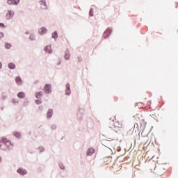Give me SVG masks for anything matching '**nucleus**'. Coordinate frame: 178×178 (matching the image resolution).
<instances>
[{"mask_svg": "<svg viewBox=\"0 0 178 178\" xmlns=\"http://www.w3.org/2000/svg\"><path fill=\"white\" fill-rule=\"evenodd\" d=\"M7 140L6 138H2L1 140H0V148L3 151H10V149H13V144H12L10 140Z\"/></svg>", "mask_w": 178, "mask_h": 178, "instance_id": "f257e3e1", "label": "nucleus"}, {"mask_svg": "<svg viewBox=\"0 0 178 178\" xmlns=\"http://www.w3.org/2000/svg\"><path fill=\"white\" fill-rule=\"evenodd\" d=\"M83 115H84V109L79 108L78 112L76 113L79 122H81V120H83Z\"/></svg>", "mask_w": 178, "mask_h": 178, "instance_id": "f03ea898", "label": "nucleus"}, {"mask_svg": "<svg viewBox=\"0 0 178 178\" xmlns=\"http://www.w3.org/2000/svg\"><path fill=\"white\" fill-rule=\"evenodd\" d=\"M39 3L40 5V9H41V10H48V5H47V1H45V0H40L39 1Z\"/></svg>", "mask_w": 178, "mask_h": 178, "instance_id": "7ed1b4c3", "label": "nucleus"}, {"mask_svg": "<svg viewBox=\"0 0 178 178\" xmlns=\"http://www.w3.org/2000/svg\"><path fill=\"white\" fill-rule=\"evenodd\" d=\"M48 33V29H47V27L43 26L38 29V34L40 35H45Z\"/></svg>", "mask_w": 178, "mask_h": 178, "instance_id": "20e7f679", "label": "nucleus"}, {"mask_svg": "<svg viewBox=\"0 0 178 178\" xmlns=\"http://www.w3.org/2000/svg\"><path fill=\"white\" fill-rule=\"evenodd\" d=\"M45 94H51L52 92V89L51 88V84H46L44 88Z\"/></svg>", "mask_w": 178, "mask_h": 178, "instance_id": "39448f33", "label": "nucleus"}, {"mask_svg": "<svg viewBox=\"0 0 178 178\" xmlns=\"http://www.w3.org/2000/svg\"><path fill=\"white\" fill-rule=\"evenodd\" d=\"M17 172L21 176H25V175H27V170L23 168H19Z\"/></svg>", "mask_w": 178, "mask_h": 178, "instance_id": "423d86ee", "label": "nucleus"}, {"mask_svg": "<svg viewBox=\"0 0 178 178\" xmlns=\"http://www.w3.org/2000/svg\"><path fill=\"white\" fill-rule=\"evenodd\" d=\"M8 5H15L17 6L20 3V0H7Z\"/></svg>", "mask_w": 178, "mask_h": 178, "instance_id": "0eeeda50", "label": "nucleus"}, {"mask_svg": "<svg viewBox=\"0 0 178 178\" xmlns=\"http://www.w3.org/2000/svg\"><path fill=\"white\" fill-rule=\"evenodd\" d=\"M13 16H15V11L12 10H7L6 18L8 20L10 19L11 17H13Z\"/></svg>", "mask_w": 178, "mask_h": 178, "instance_id": "6e6552de", "label": "nucleus"}, {"mask_svg": "<svg viewBox=\"0 0 178 178\" xmlns=\"http://www.w3.org/2000/svg\"><path fill=\"white\" fill-rule=\"evenodd\" d=\"M111 33L112 29H111V28H108L103 34L104 38H108V37H109V35H111Z\"/></svg>", "mask_w": 178, "mask_h": 178, "instance_id": "1a4fd4ad", "label": "nucleus"}, {"mask_svg": "<svg viewBox=\"0 0 178 178\" xmlns=\"http://www.w3.org/2000/svg\"><path fill=\"white\" fill-rule=\"evenodd\" d=\"M15 83L17 86H22L23 85V80L20 76H17L15 77Z\"/></svg>", "mask_w": 178, "mask_h": 178, "instance_id": "9d476101", "label": "nucleus"}, {"mask_svg": "<svg viewBox=\"0 0 178 178\" xmlns=\"http://www.w3.org/2000/svg\"><path fill=\"white\" fill-rule=\"evenodd\" d=\"M35 97L37 98V99H41L42 97H44V92L40 91V92H36L35 93Z\"/></svg>", "mask_w": 178, "mask_h": 178, "instance_id": "9b49d317", "label": "nucleus"}, {"mask_svg": "<svg viewBox=\"0 0 178 178\" xmlns=\"http://www.w3.org/2000/svg\"><path fill=\"white\" fill-rule=\"evenodd\" d=\"M54 115V110L52 108H49L47 113V119H51Z\"/></svg>", "mask_w": 178, "mask_h": 178, "instance_id": "f8f14e48", "label": "nucleus"}, {"mask_svg": "<svg viewBox=\"0 0 178 178\" xmlns=\"http://www.w3.org/2000/svg\"><path fill=\"white\" fill-rule=\"evenodd\" d=\"M65 87V95H70V94H72V90H70V84L67 83Z\"/></svg>", "mask_w": 178, "mask_h": 178, "instance_id": "ddd939ff", "label": "nucleus"}, {"mask_svg": "<svg viewBox=\"0 0 178 178\" xmlns=\"http://www.w3.org/2000/svg\"><path fill=\"white\" fill-rule=\"evenodd\" d=\"M64 58L66 60H69V59H70V51L68 49H67L65 52Z\"/></svg>", "mask_w": 178, "mask_h": 178, "instance_id": "4468645a", "label": "nucleus"}, {"mask_svg": "<svg viewBox=\"0 0 178 178\" xmlns=\"http://www.w3.org/2000/svg\"><path fill=\"white\" fill-rule=\"evenodd\" d=\"M94 152H95V149H94V148H90L87 150L86 155L88 156H91V155H92V154H94Z\"/></svg>", "mask_w": 178, "mask_h": 178, "instance_id": "2eb2a0df", "label": "nucleus"}, {"mask_svg": "<svg viewBox=\"0 0 178 178\" xmlns=\"http://www.w3.org/2000/svg\"><path fill=\"white\" fill-rule=\"evenodd\" d=\"M44 51H46L47 54H52V49L49 45L46 46Z\"/></svg>", "mask_w": 178, "mask_h": 178, "instance_id": "dca6fc26", "label": "nucleus"}, {"mask_svg": "<svg viewBox=\"0 0 178 178\" xmlns=\"http://www.w3.org/2000/svg\"><path fill=\"white\" fill-rule=\"evenodd\" d=\"M35 38H36L35 33H34V32L31 33L29 35V40L30 41H35Z\"/></svg>", "mask_w": 178, "mask_h": 178, "instance_id": "f3484780", "label": "nucleus"}, {"mask_svg": "<svg viewBox=\"0 0 178 178\" xmlns=\"http://www.w3.org/2000/svg\"><path fill=\"white\" fill-rule=\"evenodd\" d=\"M17 97L18 98H19L20 99H23V98H24V97H26V94L24 93V92H19L17 93Z\"/></svg>", "mask_w": 178, "mask_h": 178, "instance_id": "a211bd4d", "label": "nucleus"}, {"mask_svg": "<svg viewBox=\"0 0 178 178\" xmlns=\"http://www.w3.org/2000/svg\"><path fill=\"white\" fill-rule=\"evenodd\" d=\"M8 69H10V70H13V69H16V65L13 63H10L8 65Z\"/></svg>", "mask_w": 178, "mask_h": 178, "instance_id": "6ab92c4d", "label": "nucleus"}, {"mask_svg": "<svg viewBox=\"0 0 178 178\" xmlns=\"http://www.w3.org/2000/svg\"><path fill=\"white\" fill-rule=\"evenodd\" d=\"M58 31H54L52 34H51V38H54V40H55V41H56V40H58Z\"/></svg>", "mask_w": 178, "mask_h": 178, "instance_id": "aec40b11", "label": "nucleus"}, {"mask_svg": "<svg viewBox=\"0 0 178 178\" xmlns=\"http://www.w3.org/2000/svg\"><path fill=\"white\" fill-rule=\"evenodd\" d=\"M13 136L17 138H22V134H20V132H14Z\"/></svg>", "mask_w": 178, "mask_h": 178, "instance_id": "412c9836", "label": "nucleus"}, {"mask_svg": "<svg viewBox=\"0 0 178 178\" xmlns=\"http://www.w3.org/2000/svg\"><path fill=\"white\" fill-rule=\"evenodd\" d=\"M10 48H12V44L10 43L6 42L5 43V49H10Z\"/></svg>", "mask_w": 178, "mask_h": 178, "instance_id": "4be33fe9", "label": "nucleus"}, {"mask_svg": "<svg viewBox=\"0 0 178 178\" xmlns=\"http://www.w3.org/2000/svg\"><path fill=\"white\" fill-rule=\"evenodd\" d=\"M113 127H118V129H120L122 127V124L118 122L115 124L113 125Z\"/></svg>", "mask_w": 178, "mask_h": 178, "instance_id": "5701e85b", "label": "nucleus"}, {"mask_svg": "<svg viewBox=\"0 0 178 178\" xmlns=\"http://www.w3.org/2000/svg\"><path fill=\"white\" fill-rule=\"evenodd\" d=\"M58 166H59L60 169H61V170H65V165H63V163H58Z\"/></svg>", "mask_w": 178, "mask_h": 178, "instance_id": "b1692460", "label": "nucleus"}, {"mask_svg": "<svg viewBox=\"0 0 178 178\" xmlns=\"http://www.w3.org/2000/svg\"><path fill=\"white\" fill-rule=\"evenodd\" d=\"M89 16L92 17L94 16V8H91L89 10Z\"/></svg>", "mask_w": 178, "mask_h": 178, "instance_id": "393cba45", "label": "nucleus"}, {"mask_svg": "<svg viewBox=\"0 0 178 178\" xmlns=\"http://www.w3.org/2000/svg\"><path fill=\"white\" fill-rule=\"evenodd\" d=\"M35 102L37 105H41V104H42V101H41V99H38L35 101Z\"/></svg>", "mask_w": 178, "mask_h": 178, "instance_id": "a878e982", "label": "nucleus"}, {"mask_svg": "<svg viewBox=\"0 0 178 178\" xmlns=\"http://www.w3.org/2000/svg\"><path fill=\"white\" fill-rule=\"evenodd\" d=\"M29 104V100H27V99H26L24 101V103H23V105L24 106H27Z\"/></svg>", "mask_w": 178, "mask_h": 178, "instance_id": "bb28decb", "label": "nucleus"}, {"mask_svg": "<svg viewBox=\"0 0 178 178\" xmlns=\"http://www.w3.org/2000/svg\"><path fill=\"white\" fill-rule=\"evenodd\" d=\"M38 149H39L40 152H44V151H45V147L40 146L38 147Z\"/></svg>", "mask_w": 178, "mask_h": 178, "instance_id": "cd10ccee", "label": "nucleus"}, {"mask_svg": "<svg viewBox=\"0 0 178 178\" xmlns=\"http://www.w3.org/2000/svg\"><path fill=\"white\" fill-rule=\"evenodd\" d=\"M12 102L14 104V105H15V104H19V100L16 99H12Z\"/></svg>", "mask_w": 178, "mask_h": 178, "instance_id": "c85d7f7f", "label": "nucleus"}, {"mask_svg": "<svg viewBox=\"0 0 178 178\" xmlns=\"http://www.w3.org/2000/svg\"><path fill=\"white\" fill-rule=\"evenodd\" d=\"M143 129H145V126H147V122L142 121L140 122V126H143Z\"/></svg>", "mask_w": 178, "mask_h": 178, "instance_id": "c756f323", "label": "nucleus"}, {"mask_svg": "<svg viewBox=\"0 0 178 178\" xmlns=\"http://www.w3.org/2000/svg\"><path fill=\"white\" fill-rule=\"evenodd\" d=\"M56 124H52L51 126V130H56Z\"/></svg>", "mask_w": 178, "mask_h": 178, "instance_id": "7c9ffc66", "label": "nucleus"}, {"mask_svg": "<svg viewBox=\"0 0 178 178\" xmlns=\"http://www.w3.org/2000/svg\"><path fill=\"white\" fill-rule=\"evenodd\" d=\"M0 27H2L3 29H5V27H6V26L5 25V24L1 22L0 23Z\"/></svg>", "mask_w": 178, "mask_h": 178, "instance_id": "2f4dec72", "label": "nucleus"}, {"mask_svg": "<svg viewBox=\"0 0 178 178\" xmlns=\"http://www.w3.org/2000/svg\"><path fill=\"white\" fill-rule=\"evenodd\" d=\"M114 127L115 129H113L112 130H113L115 133H118V131L119 130V129H118V127Z\"/></svg>", "mask_w": 178, "mask_h": 178, "instance_id": "473e14b6", "label": "nucleus"}, {"mask_svg": "<svg viewBox=\"0 0 178 178\" xmlns=\"http://www.w3.org/2000/svg\"><path fill=\"white\" fill-rule=\"evenodd\" d=\"M3 37H4L3 33L0 32V40L1 38H3Z\"/></svg>", "mask_w": 178, "mask_h": 178, "instance_id": "72a5a7b5", "label": "nucleus"}, {"mask_svg": "<svg viewBox=\"0 0 178 178\" xmlns=\"http://www.w3.org/2000/svg\"><path fill=\"white\" fill-rule=\"evenodd\" d=\"M38 109H39V111H42L44 110V106H39Z\"/></svg>", "mask_w": 178, "mask_h": 178, "instance_id": "f704fd0d", "label": "nucleus"}, {"mask_svg": "<svg viewBox=\"0 0 178 178\" xmlns=\"http://www.w3.org/2000/svg\"><path fill=\"white\" fill-rule=\"evenodd\" d=\"M106 141H108V140H102V144L104 145V144H105V143H106Z\"/></svg>", "mask_w": 178, "mask_h": 178, "instance_id": "c9c22d12", "label": "nucleus"}, {"mask_svg": "<svg viewBox=\"0 0 178 178\" xmlns=\"http://www.w3.org/2000/svg\"><path fill=\"white\" fill-rule=\"evenodd\" d=\"M25 34H26V35H29V34H31V33H30L29 31H26V32H25Z\"/></svg>", "mask_w": 178, "mask_h": 178, "instance_id": "e433bc0d", "label": "nucleus"}, {"mask_svg": "<svg viewBox=\"0 0 178 178\" xmlns=\"http://www.w3.org/2000/svg\"><path fill=\"white\" fill-rule=\"evenodd\" d=\"M0 69H2V63L0 62Z\"/></svg>", "mask_w": 178, "mask_h": 178, "instance_id": "4c0bfd02", "label": "nucleus"}, {"mask_svg": "<svg viewBox=\"0 0 178 178\" xmlns=\"http://www.w3.org/2000/svg\"><path fill=\"white\" fill-rule=\"evenodd\" d=\"M81 58H79V62H81Z\"/></svg>", "mask_w": 178, "mask_h": 178, "instance_id": "58836bf2", "label": "nucleus"}, {"mask_svg": "<svg viewBox=\"0 0 178 178\" xmlns=\"http://www.w3.org/2000/svg\"><path fill=\"white\" fill-rule=\"evenodd\" d=\"M0 162H2V158L0 157Z\"/></svg>", "mask_w": 178, "mask_h": 178, "instance_id": "ea45409f", "label": "nucleus"}, {"mask_svg": "<svg viewBox=\"0 0 178 178\" xmlns=\"http://www.w3.org/2000/svg\"><path fill=\"white\" fill-rule=\"evenodd\" d=\"M57 65H60V62H59L58 63H57Z\"/></svg>", "mask_w": 178, "mask_h": 178, "instance_id": "a19ab883", "label": "nucleus"}, {"mask_svg": "<svg viewBox=\"0 0 178 178\" xmlns=\"http://www.w3.org/2000/svg\"><path fill=\"white\" fill-rule=\"evenodd\" d=\"M41 127H42V125H40V126L39 127V129H41Z\"/></svg>", "mask_w": 178, "mask_h": 178, "instance_id": "79ce46f5", "label": "nucleus"}, {"mask_svg": "<svg viewBox=\"0 0 178 178\" xmlns=\"http://www.w3.org/2000/svg\"><path fill=\"white\" fill-rule=\"evenodd\" d=\"M152 129H154V127H151V130H152Z\"/></svg>", "mask_w": 178, "mask_h": 178, "instance_id": "37998d69", "label": "nucleus"}, {"mask_svg": "<svg viewBox=\"0 0 178 178\" xmlns=\"http://www.w3.org/2000/svg\"><path fill=\"white\" fill-rule=\"evenodd\" d=\"M109 127V129H112L113 127Z\"/></svg>", "mask_w": 178, "mask_h": 178, "instance_id": "c03bdc74", "label": "nucleus"}, {"mask_svg": "<svg viewBox=\"0 0 178 178\" xmlns=\"http://www.w3.org/2000/svg\"><path fill=\"white\" fill-rule=\"evenodd\" d=\"M134 144H136V139H135V140H134Z\"/></svg>", "mask_w": 178, "mask_h": 178, "instance_id": "a18cd8bd", "label": "nucleus"}]
</instances>
